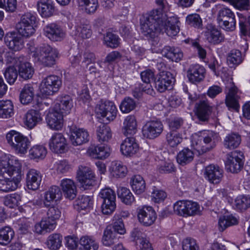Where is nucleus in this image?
<instances>
[{
	"mask_svg": "<svg viewBox=\"0 0 250 250\" xmlns=\"http://www.w3.org/2000/svg\"><path fill=\"white\" fill-rule=\"evenodd\" d=\"M243 60L241 51L237 49L232 50L227 57V62L230 67L239 65Z\"/></svg>",
	"mask_w": 250,
	"mask_h": 250,
	"instance_id": "47",
	"label": "nucleus"
},
{
	"mask_svg": "<svg viewBox=\"0 0 250 250\" xmlns=\"http://www.w3.org/2000/svg\"><path fill=\"white\" fill-rule=\"evenodd\" d=\"M237 223V219L232 215L221 217L218 222L219 230L223 231L228 227L236 225Z\"/></svg>",
	"mask_w": 250,
	"mask_h": 250,
	"instance_id": "52",
	"label": "nucleus"
},
{
	"mask_svg": "<svg viewBox=\"0 0 250 250\" xmlns=\"http://www.w3.org/2000/svg\"><path fill=\"white\" fill-rule=\"evenodd\" d=\"M80 243L84 250H98L99 249L98 243L91 236L82 237L80 240Z\"/></svg>",
	"mask_w": 250,
	"mask_h": 250,
	"instance_id": "48",
	"label": "nucleus"
},
{
	"mask_svg": "<svg viewBox=\"0 0 250 250\" xmlns=\"http://www.w3.org/2000/svg\"><path fill=\"white\" fill-rule=\"evenodd\" d=\"M186 206L187 215L192 216L200 213V207L197 203L186 201Z\"/></svg>",
	"mask_w": 250,
	"mask_h": 250,
	"instance_id": "64",
	"label": "nucleus"
},
{
	"mask_svg": "<svg viewBox=\"0 0 250 250\" xmlns=\"http://www.w3.org/2000/svg\"><path fill=\"white\" fill-rule=\"evenodd\" d=\"M50 149L56 153L64 152L67 146L66 140L62 133H55L50 139Z\"/></svg>",
	"mask_w": 250,
	"mask_h": 250,
	"instance_id": "19",
	"label": "nucleus"
},
{
	"mask_svg": "<svg viewBox=\"0 0 250 250\" xmlns=\"http://www.w3.org/2000/svg\"><path fill=\"white\" fill-rule=\"evenodd\" d=\"M196 114L200 120L206 121L208 119L212 107L207 100H201L196 104Z\"/></svg>",
	"mask_w": 250,
	"mask_h": 250,
	"instance_id": "27",
	"label": "nucleus"
},
{
	"mask_svg": "<svg viewBox=\"0 0 250 250\" xmlns=\"http://www.w3.org/2000/svg\"><path fill=\"white\" fill-rule=\"evenodd\" d=\"M14 115V106L10 100L0 101V118L7 119Z\"/></svg>",
	"mask_w": 250,
	"mask_h": 250,
	"instance_id": "41",
	"label": "nucleus"
},
{
	"mask_svg": "<svg viewBox=\"0 0 250 250\" xmlns=\"http://www.w3.org/2000/svg\"><path fill=\"white\" fill-rule=\"evenodd\" d=\"M156 3L159 8L153 10L140 19L141 29L143 34H148L156 30H160V24L163 20L167 16L164 13L165 8V0H156Z\"/></svg>",
	"mask_w": 250,
	"mask_h": 250,
	"instance_id": "2",
	"label": "nucleus"
},
{
	"mask_svg": "<svg viewBox=\"0 0 250 250\" xmlns=\"http://www.w3.org/2000/svg\"><path fill=\"white\" fill-rule=\"evenodd\" d=\"M111 168L113 176L116 177L125 176L127 171L126 167L118 162L112 163Z\"/></svg>",
	"mask_w": 250,
	"mask_h": 250,
	"instance_id": "59",
	"label": "nucleus"
},
{
	"mask_svg": "<svg viewBox=\"0 0 250 250\" xmlns=\"http://www.w3.org/2000/svg\"><path fill=\"white\" fill-rule=\"evenodd\" d=\"M4 77L7 82L10 84H13L18 77V71L14 66H10L6 68L4 73Z\"/></svg>",
	"mask_w": 250,
	"mask_h": 250,
	"instance_id": "60",
	"label": "nucleus"
},
{
	"mask_svg": "<svg viewBox=\"0 0 250 250\" xmlns=\"http://www.w3.org/2000/svg\"><path fill=\"white\" fill-rule=\"evenodd\" d=\"M163 130V125L160 121H150L146 123L142 128L143 136L153 139L159 136Z\"/></svg>",
	"mask_w": 250,
	"mask_h": 250,
	"instance_id": "16",
	"label": "nucleus"
},
{
	"mask_svg": "<svg viewBox=\"0 0 250 250\" xmlns=\"http://www.w3.org/2000/svg\"><path fill=\"white\" fill-rule=\"evenodd\" d=\"M139 222L145 226H150L155 222L157 215L155 210L150 206H143L137 210Z\"/></svg>",
	"mask_w": 250,
	"mask_h": 250,
	"instance_id": "15",
	"label": "nucleus"
},
{
	"mask_svg": "<svg viewBox=\"0 0 250 250\" xmlns=\"http://www.w3.org/2000/svg\"><path fill=\"white\" fill-rule=\"evenodd\" d=\"M4 41L9 48L14 51L20 50L23 47L22 38L15 33L6 34L4 37Z\"/></svg>",
	"mask_w": 250,
	"mask_h": 250,
	"instance_id": "31",
	"label": "nucleus"
},
{
	"mask_svg": "<svg viewBox=\"0 0 250 250\" xmlns=\"http://www.w3.org/2000/svg\"><path fill=\"white\" fill-rule=\"evenodd\" d=\"M35 55L38 61L42 65L45 67H52L56 63L59 52L56 48L50 45L43 44L39 48Z\"/></svg>",
	"mask_w": 250,
	"mask_h": 250,
	"instance_id": "4",
	"label": "nucleus"
},
{
	"mask_svg": "<svg viewBox=\"0 0 250 250\" xmlns=\"http://www.w3.org/2000/svg\"><path fill=\"white\" fill-rule=\"evenodd\" d=\"M98 154L94 153L96 152V148L95 145H90L87 150V154L91 158L96 159H105L110 155L109 148L104 146H100L98 148Z\"/></svg>",
	"mask_w": 250,
	"mask_h": 250,
	"instance_id": "35",
	"label": "nucleus"
},
{
	"mask_svg": "<svg viewBox=\"0 0 250 250\" xmlns=\"http://www.w3.org/2000/svg\"><path fill=\"white\" fill-rule=\"evenodd\" d=\"M7 61L12 64L18 67L20 76L24 80L32 78L34 74V68L31 64L26 62L23 57H8Z\"/></svg>",
	"mask_w": 250,
	"mask_h": 250,
	"instance_id": "11",
	"label": "nucleus"
},
{
	"mask_svg": "<svg viewBox=\"0 0 250 250\" xmlns=\"http://www.w3.org/2000/svg\"><path fill=\"white\" fill-rule=\"evenodd\" d=\"M178 22L179 21L176 17H167V16L166 19L163 20L162 23L160 24V30H156V31H153V32L150 34H143L147 37L154 38L156 34L164 31L168 36H174L179 31V28L177 25Z\"/></svg>",
	"mask_w": 250,
	"mask_h": 250,
	"instance_id": "6",
	"label": "nucleus"
},
{
	"mask_svg": "<svg viewBox=\"0 0 250 250\" xmlns=\"http://www.w3.org/2000/svg\"><path fill=\"white\" fill-rule=\"evenodd\" d=\"M136 106V103L133 99L126 97L121 103L120 109L123 113H127L134 110Z\"/></svg>",
	"mask_w": 250,
	"mask_h": 250,
	"instance_id": "56",
	"label": "nucleus"
},
{
	"mask_svg": "<svg viewBox=\"0 0 250 250\" xmlns=\"http://www.w3.org/2000/svg\"><path fill=\"white\" fill-rule=\"evenodd\" d=\"M243 154L241 151H234L227 155L226 167L228 170L232 173H237L243 168L244 165Z\"/></svg>",
	"mask_w": 250,
	"mask_h": 250,
	"instance_id": "13",
	"label": "nucleus"
},
{
	"mask_svg": "<svg viewBox=\"0 0 250 250\" xmlns=\"http://www.w3.org/2000/svg\"><path fill=\"white\" fill-rule=\"evenodd\" d=\"M77 2L79 6L84 8L88 14L94 13L99 6L98 0H77Z\"/></svg>",
	"mask_w": 250,
	"mask_h": 250,
	"instance_id": "44",
	"label": "nucleus"
},
{
	"mask_svg": "<svg viewBox=\"0 0 250 250\" xmlns=\"http://www.w3.org/2000/svg\"><path fill=\"white\" fill-rule=\"evenodd\" d=\"M14 236V231L9 227H4L0 229V244L6 245L9 244Z\"/></svg>",
	"mask_w": 250,
	"mask_h": 250,
	"instance_id": "46",
	"label": "nucleus"
},
{
	"mask_svg": "<svg viewBox=\"0 0 250 250\" xmlns=\"http://www.w3.org/2000/svg\"><path fill=\"white\" fill-rule=\"evenodd\" d=\"M47 153L46 148L42 146H35L29 150V155L32 159H42Z\"/></svg>",
	"mask_w": 250,
	"mask_h": 250,
	"instance_id": "58",
	"label": "nucleus"
},
{
	"mask_svg": "<svg viewBox=\"0 0 250 250\" xmlns=\"http://www.w3.org/2000/svg\"><path fill=\"white\" fill-rule=\"evenodd\" d=\"M194 158L193 151L188 148H185L177 155V161L181 165L184 166L191 162Z\"/></svg>",
	"mask_w": 250,
	"mask_h": 250,
	"instance_id": "43",
	"label": "nucleus"
},
{
	"mask_svg": "<svg viewBox=\"0 0 250 250\" xmlns=\"http://www.w3.org/2000/svg\"><path fill=\"white\" fill-rule=\"evenodd\" d=\"M36 19V17L30 13L22 15L20 21L16 25L18 33L25 37H29L32 35L35 31L33 25L35 23Z\"/></svg>",
	"mask_w": 250,
	"mask_h": 250,
	"instance_id": "8",
	"label": "nucleus"
},
{
	"mask_svg": "<svg viewBox=\"0 0 250 250\" xmlns=\"http://www.w3.org/2000/svg\"><path fill=\"white\" fill-rule=\"evenodd\" d=\"M61 187L64 196L70 200H73L77 195L76 186L73 180L64 179L61 181Z\"/></svg>",
	"mask_w": 250,
	"mask_h": 250,
	"instance_id": "28",
	"label": "nucleus"
},
{
	"mask_svg": "<svg viewBox=\"0 0 250 250\" xmlns=\"http://www.w3.org/2000/svg\"><path fill=\"white\" fill-rule=\"evenodd\" d=\"M21 179V169L11 165L4 156L0 159V190L7 192L16 189Z\"/></svg>",
	"mask_w": 250,
	"mask_h": 250,
	"instance_id": "1",
	"label": "nucleus"
},
{
	"mask_svg": "<svg viewBox=\"0 0 250 250\" xmlns=\"http://www.w3.org/2000/svg\"><path fill=\"white\" fill-rule=\"evenodd\" d=\"M97 137L99 142L108 141L112 137L110 128L105 124H101L97 129Z\"/></svg>",
	"mask_w": 250,
	"mask_h": 250,
	"instance_id": "50",
	"label": "nucleus"
},
{
	"mask_svg": "<svg viewBox=\"0 0 250 250\" xmlns=\"http://www.w3.org/2000/svg\"><path fill=\"white\" fill-rule=\"evenodd\" d=\"M24 120L25 125L32 129L42 120V118L39 111L30 109L25 114Z\"/></svg>",
	"mask_w": 250,
	"mask_h": 250,
	"instance_id": "34",
	"label": "nucleus"
},
{
	"mask_svg": "<svg viewBox=\"0 0 250 250\" xmlns=\"http://www.w3.org/2000/svg\"><path fill=\"white\" fill-rule=\"evenodd\" d=\"M139 149V146L136 140L133 137L126 138L121 145V151L123 155L126 156H132Z\"/></svg>",
	"mask_w": 250,
	"mask_h": 250,
	"instance_id": "26",
	"label": "nucleus"
},
{
	"mask_svg": "<svg viewBox=\"0 0 250 250\" xmlns=\"http://www.w3.org/2000/svg\"><path fill=\"white\" fill-rule=\"evenodd\" d=\"M61 85V78L56 75H51L42 80L41 84V91L45 95H52L59 90Z\"/></svg>",
	"mask_w": 250,
	"mask_h": 250,
	"instance_id": "12",
	"label": "nucleus"
},
{
	"mask_svg": "<svg viewBox=\"0 0 250 250\" xmlns=\"http://www.w3.org/2000/svg\"><path fill=\"white\" fill-rule=\"evenodd\" d=\"M187 23L195 28H199L202 25V21L198 14L188 15L186 18Z\"/></svg>",
	"mask_w": 250,
	"mask_h": 250,
	"instance_id": "63",
	"label": "nucleus"
},
{
	"mask_svg": "<svg viewBox=\"0 0 250 250\" xmlns=\"http://www.w3.org/2000/svg\"><path fill=\"white\" fill-rule=\"evenodd\" d=\"M62 196V192L58 186L50 187L44 194L43 204L46 207H49L54 201L60 199Z\"/></svg>",
	"mask_w": 250,
	"mask_h": 250,
	"instance_id": "33",
	"label": "nucleus"
},
{
	"mask_svg": "<svg viewBox=\"0 0 250 250\" xmlns=\"http://www.w3.org/2000/svg\"><path fill=\"white\" fill-rule=\"evenodd\" d=\"M21 200V196L15 193L6 195L4 198L3 203L6 206L14 208L18 206Z\"/></svg>",
	"mask_w": 250,
	"mask_h": 250,
	"instance_id": "57",
	"label": "nucleus"
},
{
	"mask_svg": "<svg viewBox=\"0 0 250 250\" xmlns=\"http://www.w3.org/2000/svg\"><path fill=\"white\" fill-rule=\"evenodd\" d=\"M117 193L121 201L126 205H130L134 201L133 194L129 189L126 188H120L118 189Z\"/></svg>",
	"mask_w": 250,
	"mask_h": 250,
	"instance_id": "53",
	"label": "nucleus"
},
{
	"mask_svg": "<svg viewBox=\"0 0 250 250\" xmlns=\"http://www.w3.org/2000/svg\"><path fill=\"white\" fill-rule=\"evenodd\" d=\"M8 143L19 153L24 154L30 146V141L27 137L15 130L6 135Z\"/></svg>",
	"mask_w": 250,
	"mask_h": 250,
	"instance_id": "5",
	"label": "nucleus"
},
{
	"mask_svg": "<svg viewBox=\"0 0 250 250\" xmlns=\"http://www.w3.org/2000/svg\"><path fill=\"white\" fill-rule=\"evenodd\" d=\"M241 92L234 85L229 88L226 94L225 104L229 108L237 110L239 107V100L240 99L239 94Z\"/></svg>",
	"mask_w": 250,
	"mask_h": 250,
	"instance_id": "22",
	"label": "nucleus"
},
{
	"mask_svg": "<svg viewBox=\"0 0 250 250\" xmlns=\"http://www.w3.org/2000/svg\"><path fill=\"white\" fill-rule=\"evenodd\" d=\"M96 110L98 115L104 118L108 122L114 120L117 112L116 106L113 102L104 100L99 102Z\"/></svg>",
	"mask_w": 250,
	"mask_h": 250,
	"instance_id": "10",
	"label": "nucleus"
},
{
	"mask_svg": "<svg viewBox=\"0 0 250 250\" xmlns=\"http://www.w3.org/2000/svg\"><path fill=\"white\" fill-rule=\"evenodd\" d=\"M162 55L172 62H179L183 57L181 49L170 46H165L161 50Z\"/></svg>",
	"mask_w": 250,
	"mask_h": 250,
	"instance_id": "30",
	"label": "nucleus"
},
{
	"mask_svg": "<svg viewBox=\"0 0 250 250\" xmlns=\"http://www.w3.org/2000/svg\"><path fill=\"white\" fill-rule=\"evenodd\" d=\"M77 178L82 187L84 189L89 188L96 184L95 174L92 170L86 167H79L77 171Z\"/></svg>",
	"mask_w": 250,
	"mask_h": 250,
	"instance_id": "14",
	"label": "nucleus"
},
{
	"mask_svg": "<svg viewBox=\"0 0 250 250\" xmlns=\"http://www.w3.org/2000/svg\"><path fill=\"white\" fill-rule=\"evenodd\" d=\"M205 73L206 70L203 66L198 64H192L187 71V77L190 83H196L204 79Z\"/></svg>",
	"mask_w": 250,
	"mask_h": 250,
	"instance_id": "21",
	"label": "nucleus"
},
{
	"mask_svg": "<svg viewBox=\"0 0 250 250\" xmlns=\"http://www.w3.org/2000/svg\"><path fill=\"white\" fill-rule=\"evenodd\" d=\"M137 121L134 116H127L124 122L123 133L125 135H133L137 131Z\"/></svg>",
	"mask_w": 250,
	"mask_h": 250,
	"instance_id": "39",
	"label": "nucleus"
},
{
	"mask_svg": "<svg viewBox=\"0 0 250 250\" xmlns=\"http://www.w3.org/2000/svg\"><path fill=\"white\" fill-rule=\"evenodd\" d=\"M34 88L31 84H27L22 89L20 96L21 104H27L32 102L34 97Z\"/></svg>",
	"mask_w": 250,
	"mask_h": 250,
	"instance_id": "38",
	"label": "nucleus"
},
{
	"mask_svg": "<svg viewBox=\"0 0 250 250\" xmlns=\"http://www.w3.org/2000/svg\"><path fill=\"white\" fill-rule=\"evenodd\" d=\"M166 140L167 144L171 147H175L180 144L183 138L181 134L175 130H171L166 135Z\"/></svg>",
	"mask_w": 250,
	"mask_h": 250,
	"instance_id": "54",
	"label": "nucleus"
},
{
	"mask_svg": "<svg viewBox=\"0 0 250 250\" xmlns=\"http://www.w3.org/2000/svg\"><path fill=\"white\" fill-rule=\"evenodd\" d=\"M217 21L220 26L227 31H231L235 29V15L229 8H224L219 11Z\"/></svg>",
	"mask_w": 250,
	"mask_h": 250,
	"instance_id": "9",
	"label": "nucleus"
},
{
	"mask_svg": "<svg viewBox=\"0 0 250 250\" xmlns=\"http://www.w3.org/2000/svg\"><path fill=\"white\" fill-rule=\"evenodd\" d=\"M206 39L210 43L218 44L224 40V37L221 32L215 26L208 24L207 30L205 32Z\"/></svg>",
	"mask_w": 250,
	"mask_h": 250,
	"instance_id": "32",
	"label": "nucleus"
},
{
	"mask_svg": "<svg viewBox=\"0 0 250 250\" xmlns=\"http://www.w3.org/2000/svg\"><path fill=\"white\" fill-rule=\"evenodd\" d=\"M115 233L112 231L111 227L108 226L104 232L102 238V243L105 246H110L114 244Z\"/></svg>",
	"mask_w": 250,
	"mask_h": 250,
	"instance_id": "55",
	"label": "nucleus"
},
{
	"mask_svg": "<svg viewBox=\"0 0 250 250\" xmlns=\"http://www.w3.org/2000/svg\"><path fill=\"white\" fill-rule=\"evenodd\" d=\"M70 141L74 146H80L89 141V134L83 129H78L71 132Z\"/></svg>",
	"mask_w": 250,
	"mask_h": 250,
	"instance_id": "29",
	"label": "nucleus"
},
{
	"mask_svg": "<svg viewBox=\"0 0 250 250\" xmlns=\"http://www.w3.org/2000/svg\"><path fill=\"white\" fill-rule=\"evenodd\" d=\"M45 36L53 42L60 41L64 37V33L58 24L52 23L47 24L44 28Z\"/></svg>",
	"mask_w": 250,
	"mask_h": 250,
	"instance_id": "24",
	"label": "nucleus"
},
{
	"mask_svg": "<svg viewBox=\"0 0 250 250\" xmlns=\"http://www.w3.org/2000/svg\"><path fill=\"white\" fill-rule=\"evenodd\" d=\"M234 206L235 209L243 211L250 208V196L240 195L235 200Z\"/></svg>",
	"mask_w": 250,
	"mask_h": 250,
	"instance_id": "51",
	"label": "nucleus"
},
{
	"mask_svg": "<svg viewBox=\"0 0 250 250\" xmlns=\"http://www.w3.org/2000/svg\"><path fill=\"white\" fill-rule=\"evenodd\" d=\"M241 142V136L238 133L231 132L225 137L224 145L226 148L233 149L237 148Z\"/></svg>",
	"mask_w": 250,
	"mask_h": 250,
	"instance_id": "40",
	"label": "nucleus"
},
{
	"mask_svg": "<svg viewBox=\"0 0 250 250\" xmlns=\"http://www.w3.org/2000/svg\"><path fill=\"white\" fill-rule=\"evenodd\" d=\"M76 206H78V209H86L89 208L92 205V201L90 196L82 195L76 201Z\"/></svg>",
	"mask_w": 250,
	"mask_h": 250,
	"instance_id": "61",
	"label": "nucleus"
},
{
	"mask_svg": "<svg viewBox=\"0 0 250 250\" xmlns=\"http://www.w3.org/2000/svg\"><path fill=\"white\" fill-rule=\"evenodd\" d=\"M131 187L137 194H141L146 189V183L140 175H135L132 178Z\"/></svg>",
	"mask_w": 250,
	"mask_h": 250,
	"instance_id": "45",
	"label": "nucleus"
},
{
	"mask_svg": "<svg viewBox=\"0 0 250 250\" xmlns=\"http://www.w3.org/2000/svg\"><path fill=\"white\" fill-rule=\"evenodd\" d=\"M62 236L60 233H53L47 237L46 245L50 250H58L62 245Z\"/></svg>",
	"mask_w": 250,
	"mask_h": 250,
	"instance_id": "42",
	"label": "nucleus"
},
{
	"mask_svg": "<svg viewBox=\"0 0 250 250\" xmlns=\"http://www.w3.org/2000/svg\"><path fill=\"white\" fill-rule=\"evenodd\" d=\"M104 41L106 45L111 48H115L119 45V38L110 32L104 37Z\"/></svg>",
	"mask_w": 250,
	"mask_h": 250,
	"instance_id": "62",
	"label": "nucleus"
},
{
	"mask_svg": "<svg viewBox=\"0 0 250 250\" xmlns=\"http://www.w3.org/2000/svg\"><path fill=\"white\" fill-rule=\"evenodd\" d=\"M218 137L217 134L214 132L205 130L200 134H195L193 136L191 145L199 154H203L215 146V142Z\"/></svg>",
	"mask_w": 250,
	"mask_h": 250,
	"instance_id": "3",
	"label": "nucleus"
},
{
	"mask_svg": "<svg viewBox=\"0 0 250 250\" xmlns=\"http://www.w3.org/2000/svg\"><path fill=\"white\" fill-rule=\"evenodd\" d=\"M38 8L42 17L51 16L55 10V7L51 0H40L38 3Z\"/></svg>",
	"mask_w": 250,
	"mask_h": 250,
	"instance_id": "37",
	"label": "nucleus"
},
{
	"mask_svg": "<svg viewBox=\"0 0 250 250\" xmlns=\"http://www.w3.org/2000/svg\"><path fill=\"white\" fill-rule=\"evenodd\" d=\"M42 180V176L39 171L30 169L26 174V186L29 189L36 190L39 188Z\"/></svg>",
	"mask_w": 250,
	"mask_h": 250,
	"instance_id": "23",
	"label": "nucleus"
},
{
	"mask_svg": "<svg viewBox=\"0 0 250 250\" xmlns=\"http://www.w3.org/2000/svg\"><path fill=\"white\" fill-rule=\"evenodd\" d=\"M62 113L54 108L47 114L46 121L49 127L54 130L61 129L63 126Z\"/></svg>",
	"mask_w": 250,
	"mask_h": 250,
	"instance_id": "20",
	"label": "nucleus"
},
{
	"mask_svg": "<svg viewBox=\"0 0 250 250\" xmlns=\"http://www.w3.org/2000/svg\"><path fill=\"white\" fill-rule=\"evenodd\" d=\"M59 103H56L54 108L63 114L69 113L73 106L71 98L69 95L61 96L59 100Z\"/></svg>",
	"mask_w": 250,
	"mask_h": 250,
	"instance_id": "36",
	"label": "nucleus"
},
{
	"mask_svg": "<svg viewBox=\"0 0 250 250\" xmlns=\"http://www.w3.org/2000/svg\"><path fill=\"white\" fill-rule=\"evenodd\" d=\"M75 28L76 34L83 39L89 38L92 35L91 26L89 24L78 22L75 26Z\"/></svg>",
	"mask_w": 250,
	"mask_h": 250,
	"instance_id": "49",
	"label": "nucleus"
},
{
	"mask_svg": "<svg viewBox=\"0 0 250 250\" xmlns=\"http://www.w3.org/2000/svg\"><path fill=\"white\" fill-rule=\"evenodd\" d=\"M57 222L47 217L43 218L40 222L35 225V232L39 234H44L53 230L56 227Z\"/></svg>",
	"mask_w": 250,
	"mask_h": 250,
	"instance_id": "25",
	"label": "nucleus"
},
{
	"mask_svg": "<svg viewBox=\"0 0 250 250\" xmlns=\"http://www.w3.org/2000/svg\"><path fill=\"white\" fill-rule=\"evenodd\" d=\"M205 178L211 184H217L220 182L223 176V170L218 166L209 165L204 169Z\"/></svg>",
	"mask_w": 250,
	"mask_h": 250,
	"instance_id": "18",
	"label": "nucleus"
},
{
	"mask_svg": "<svg viewBox=\"0 0 250 250\" xmlns=\"http://www.w3.org/2000/svg\"><path fill=\"white\" fill-rule=\"evenodd\" d=\"M102 199V211L104 214H110L116 208V194L110 188L101 190L99 194Z\"/></svg>",
	"mask_w": 250,
	"mask_h": 250,
	"instance_id": "7",
	"label": "nucleus"
},
{
	"mask_svg": "<svg viewBox=\"0 0 250 250\" xmlns=\"http://www.w3.org/2000/svg\"><path fill=\"white\" fill-rule=\"evenodd\" d=\"M172 74L168 71L160 72L154 81L155 87L160 92L167 90L174 82Z\"/></svg>",
	"mask_w": 250,
	"mask_h": 250,
	"instance_id": "17",
	"label": "nucleus"
}]
</instances>
